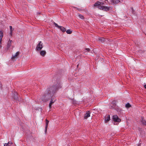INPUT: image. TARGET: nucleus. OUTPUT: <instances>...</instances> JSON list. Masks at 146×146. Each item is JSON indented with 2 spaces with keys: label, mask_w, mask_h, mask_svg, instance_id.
<instances>
[{
  "label": "nucleus",
  "mask_w": 146,
  "mask_h": 146,
  "mask_svg": "<svg viewBox=\"0 0 146 146\" xmlns=\"http://www.w3.org/2000/svg\"><path fill=\"white\" fill-rule=\"evenodd\" d=\"M62 87L61 83L60 81L58 80L57 81V83L55 84L49 86L46 91L48 93V94L54 96L57 90Z\"/></svg>",
  "instance_id": "f257e3e1"
},
{
  "label": "nucleus",
  "mask_w": 146,
  "mask_h": 146,
  "mask_svg": "<svg viewBox=\"0 0 146 146\" xmlns=\"http://www.w3.org/2000/svg\"><path fill=\"white\" fill-rule=\"evenodd\" d=\"M111 2L115 4H117L119 2V0H111Z\"/></svg>",
  "instance_id": "f3484780"
},
{
  "label": "nucleus",
  "mask_w": 146,
  "mask_h": 146,
  "mask_svg": "<svg viewBox=\"0 0 146 146\" xmlns=\"http://www.w3.org/2000/svg\"><path fill=\"white\" fill-rule=\"evenodd\" d=\"M46 52L45 50H41L40 52V55L43 56H44L46 54Z\"/></svg>",
  "instance_id": "2eb2a0df"
},
{
  "label": "nucleus",
  "mask_w": 146,
  "mask_h": 146,
  "mask_svg": "<svg viewBox=\"0 0 146 146\" xmlns=\"http://www.w3.org/2000/svg\"><path fill=\"white\" fill-rule=\"evenodd\" d=\"M11 42H12L11 40H9L8 42V43L7 44V47L8 48H9L10 46Z\"/></svg>",
  "instance_id": "aec40b11"
},
{
  "label": "nucleus",
  "mask_w": 146,
  "mask_h": 146,
  "mask_svg": "<svg viewBox=\"0 0 146 146\" xmlns=\"http://www.w3.org/2000/svg\"><path fill=\"white\" fill-rule=\"evenodd\" d=\"M110 120V117L109 115H106L105 117V120L106 122Z\"/></svg>",
  "instance_id": "9b49d317"
},
{
  "label": "nucleus",
  "mask_w": 146,
  "mask_h": 146,
  "mask_svg": "<svg viewBox=\"0 0 146 146\" xmlns=\"http://www.w3.org/2000/svg\"><path fill=\"white\" fill-rule=\"evenodd\" d=\"M116 101H113L111 102V104L113 106H116Z\"/></svg>",
  "instance_id": "5701e85b"
},
{
  "label": "nucleus",
  "mask_w": 146,
  "mask_h": 146,
  "mask_svg": "<svg viewBox=\"0 0 146 146\" xmlns=\"http://www.w3.org/2000/svg\"><path fill=\"white\" fill-rule=\"evenodd\" d=\"M12 143L11 142L10 143L9 142H8L7 143H5L4 144V146H11L12 144Z\"/></svg>",
  "instance_id": "6ab92c4d"
},
{
  "label": "nucleus",
  "mask_w": 146,
  "mask_h": 146,
  "mask_svg": "<svg viewBox=\"0 0 146 146\" xmlns=\"http://www.w3.org/2000/svg\"><path fill=\"white\" fill-rule=\"evenodd\" d=\"M104 3L102 2H100V5L101 6H103V5H104Z\"/></svg>",
  "instance_id": "bb28decb"
},
{
  "label": "nucleus",
  "mask_w": 146,
  "mask_h": 146,
  "mask_svg": "<svg viewBox=\"0 0 146 146\" xmlns=\"http://www.w3.org/2000/svg\"><path fill=\"white\" fill-rule=\"evenodd\" d=\"M78 16H79V17L82 19H84V16L80 14H79L78 15Z\"/></svg>",
  "instance_id": "b1692460"
},
{
  "label": "nucleus",
  "mask_w": 146,
  "mask_h": 146,
  "mask_svg": "<svg viewBox=\"0 0 146 146\" xmlns=\"http://www.w3.org/2000/svg\"><path fill=\"white\" fill-rule=\"evenodd\" d=\"M13 98L16 101L19 100V98L18 96V94L17 93L15 92L13 96Z\"/></svg>",
  "instance_id": "6e6552de"
},
{
  "label": "nucleus",
  "mask_w": 146,
  "mask_h": 146,
  "mask_svg": "<svg viewBox=\"0 0 146 146\" xmlns=\"http://www.w3.org/2000/svg\"><path fill=\"white\" fill-rule=\"evenodd\" d=\"M50 102L49 104V106L50 108H51V107L52 104L53 103H54L56 101V100L55 98V97H54V96L50 98Z\"/></svg>",
  "instance_id": "423d86ee"
},
{
  "label": "nucleus",
  "mask_w": 146,
  "mask_h": 146,
  "mask_svg": "<svg viewBox=\"0 0 146 146\" xmlns=\"http://www.w3.org/2000/svg\"><path fill=\"white\" fill-rule=\"evenodd\" d=\"M86 52L84 51V53H86Z\"/></svg>",
  "instance_id": "72a5a7b5"
},
{
  "label": "nucleus",
  "mask_w": 146,
  "mask_h": 146,
  "mask_svg": "<svg viewBox=\"0 0 146 146\" xmlns=\"http://www.w3.org/2000/svg\"><path fill=\"white\" fill-rule=\"evenodd\" d=\"M12 33H11V31H10V34L11 35H12Z\"/></svg>",
  "instance_id": "473e14b6"
},
{
  "label": "nucleus",
  "mask_w": 146,
  "mask_h": 146,
  "mask_svg": "<svg viewBox=\"0 0 146 146\" xmlns=\"http://www.w3.org/2000/svg\"><path fill=\"white\" fill-rule=\"evenodd\" d=\"M66 32L68 34H70L72 33V31L70 29H68L66 31Z\"/></svg>",
  "instance_id": "4be33fe9"
},
{
  "label": "nucleus",
  "mask_w": 146,
  "mask_h": 146,
  "mask_svg": "<svg viewBox=\"0 0 146 146\" xmlns=\"http://www.w3.org/2000/svg\"><path fill=\"white\" fill-rule=\"evenodd\" d=\"M46 126H45V133H46V132L47 131V128L48 125V123L49 122V121L46 119Z\"/></svg>",
  "instance_id": "4468645a"
},
{
  "label": "nucleus",
  "mask_w": 146,
  "mask_h": 146,
  "mask_svg": "<svg viewBox=\"0 0 146 146\" xmlns=\"http://www.w3.org/2000/svg\"><path fill=\"white\" fill-rule=\"evenodd\" d=\"M100 2L97 1L94 4V6L98 7L99 9V7L102 6L100 5Z\"/></svg>",
  "instance_id": "f8f14e48"
},
{
  "label": "nucleus",
  "mask_w": 146,
  "mask_h": 146,
  "mask_svg": "<svg viewBox=\"0 0 146 146\" xmlns=\"http://www.w3.org/2000/svg\"><path fill=\"white\" fill-rule=\"evenodd\" d=\"M141 121L142 122V123L145 125H146V121H145L144 119V118L143 117H142L141 118Z\"/></svg>",
  "instance_id": "a211bd4d"
},
{
  "label": "nucleus",
  "mask_w": 146,
  "mask_h": 146,
  "mask_svg": "<svg viewBox=\"0 0 146 146\" xmlns=\"http://www.w3.org/2000/svg\"><path fill=\"white\" fill-rule=\"evenodd\" d=\"M90 111H87L86 112V114L84 116V118L85 119H86L87 118L89 117L90 116Z\"/></svg>",
  "instance_id": "1a4fd4ad"
},
{
  "label": "nucleus",
  "mask_w": 146,
  "mask_h": 146,
  "mask_svg": "<svg viewBox=\"0 0 146 146\" xmlns=\"http://www.w3.org/2000/svg\"><path fill=\"white\" fill-rule=\"evenodd\" d=\"M132 10L133 12L134 11H133V8H132Z\"/></svg>",
  "instance_id": "7c9ffc66"
},
{
  "label": "nucleus",
  "mask_w": 146,
  "mask_h": 146,
  "mask_svg": "<svg viewBox=\"0 0 146 146\" xmlns=\"http://www.w3.org/2000/svg\"><path fill=\"white\" fill-rule=\"evenodd\" d=\"M73 103L74 104H76V103H75V102H74V101H73Z\"/></svg>",
  "instance_id": "2f4dec72"
},
{
  "label": "nucleus",
  "mask_w": 146,
  "mask_h": 146,
  "mask_svg": "<svg viewBox=\"0 0 146 146\" xmlns=\"http://www.w3.org/2000/svg\"><path fill=\"white\" fill-rule=\"evenodd\" d=\"M125 106L126 108H128L131 107V105L129 103H127L126 104Z\"/></svg>",
  "instance_id": "412c9836"
},
{
  "label": "nucleus",
  "mask_w": 146,
  "mask_h": 146,
  "mask_svg": "<svg viewBox=\"0 0 146 146\" xmlns=\"http://www.w3.org/2000/svg\"><path fill=\"white\" fill-rule=\"evenodd\" d=\"M53 97L51 95L45 91L44 94L40 97L41 100L43 102H47L50 100V98Z\"/></svg>",
  "instance_id": "f03ea898"
},
{
  "label": "nucleus",
  "mask_w": 146,
  "mask_h": 146,
  "mask_svg": "<svg viewBox=\"0 0 146 146\" xmlns=\"http://www.w3.org/2000/svg\"><path fill=\"white\" fill-rule=\"evenodd\" d=\"M112 119L114 122H119L121 120L119 118L117 115H115L113 116Z\"/></svg>",
  "instance_id": "39448f33"
},
{
  "label": "nucleus",
  "mask_w": 146,
  "mask_h": 146,
  "mask_svg": "<svg viewBox=\"0 0 146 146\" xmlns=\"http://www.w3.org/2000/svg\"><path fill=\"white\" fill-rule=\"evenodd\" d=\"M98 41L99 42H103L105 41V38L103 37H101L99 38L98 39Z\"/></svg>",
  "instance_id": "dca6fc26"
},
{
  "label": "nucleus",
  "mask_w": 146,
  "mask_h": 146,
  "mask_svg": "<svg viewBox=\"0 0 146 146\" xmlns=\"http://www.w3.org/2000/svg\"><path fill=\"white\" fill-rule=\"evenodd\" d=\"M137 146H141V145H140V143Z\"/></svg>",
  "instance_id": "c756f323"
},
{
  "label": "nucleus",
  "mask_w": 146,
  "mask_h": 146,
  "mask_svg": "<svg viewBox=\"0 0 146 146\" xmlns=\"http://www.w3.org/2000/svg\"><path fill=\"white\" fill-rule=\"evenodd\" d=\"M10 31H11V33H12V31H13V30L12 29V27L11 26H10Z\"/></svg>",
  "instance_id": "393cba45"
},
{
  "label": "nucleus",
  "mask_w": 146,
  "mask_h": 146,
  "mask_svg": "<svg viewBox=\"0 0 146 146\" xmlns=\"http://www.w3.org/2000/svg\"><path fill=\"white\" fill-rule=\"evenodd\" d=\"M115 106H111V107H110V108L111 109H114Z\"/></svg>",
  "instance_id": "a878e982"
},
{
  "label": "nucleus",
  "mask_w": 146,
  "mask_h": 146,
  "mask_svg": "<svg viewBox=\"0 0 146 146\" xmlns=\"http://www.w3.org/2000/svg\"><path fill=\"white\" fill-rule=\"evenodd\" d=\"M85 50L88 51H89L90 50V49L89 48H86L85 49Z\"/></svg>",
  "instance_id": "cd10ccee"
},
{
  "label": "nucleus",
  "mask_w": 146,
  "mask_h": 146,
  "mask_svg": "<svg viewBox=\"0 0 146 146\" xmlns=\"http://www.w3.org/2000/svg\"><path fill=\"white\" fill-rule=\"evenodd\" d=\"M42 44L43 43L41 41H39L36 48V50L38 51L41 50L43 47Z\"/></svg>",
  "instance_id": "7ed1b4c3"
},
{
  "label": "nucleus",
  "mask_w": 146,
  "mask_h": 146,
  "mask_svg": "<svg viewBox=\"0 0 146 146\" xmlns=\"http://www.w3.org/2000/svg\"><path fill=\"white\" fill-rule=\"evenodd\" d=\"M3 33L1 31H0V48L1 47V43L2 41V39L3 37Z\"/></svg>",
  "instance_id": "9d476101"
},
{
  "label": "nucleus",
  "mask_w": 146,
  "mask_h": 146,
  "mask_svg": "<svg viewBox=\"0 0 146 146\" xmlns=\"http://www.w3.org/2000/svg\"><path fill=\"white\" fill-rule=\"evenodd\" d=\"M19 52H17L12 57V59H15V58L17 57L19 55Z\"/></svg>",
  "instance_id": "ddd939ff"
},
{
  "label": "nucleus",
  "mask_w": 146,
  "mask_h": 146,
  "mask_svg": "<svg viewBox=\"0 0 146 146\" xmlns=\"http://www.w3.org/2000/svg\"><path fill=\"white\" fill-rule=\"evenodd\" d=\"M144 87L146 89V84L144 85Z\"/></svg>",
  "instance_id": "c85d7f7f"
},
{
  "label": "nucleus",
  "mask_w": 146,
  "mask_h": 146,
  "mask_svg": "<svg viewBox=\"0 0 146 146\" xmlns=\"http://www.w3.org/2000/svg\"><path fill=\"white\" fill-rule=\"evenodd\" d=\"M99 9L107 11L109 10V7L106 6H102L99 7Z\"/></svg>",
  "instance_id": "0eeeda50"
},
{
  "label": "nucleus",
  "mask_w": 146,
  "mask_h": 146,
  "mask_svg": "<svg viewBox=\"0 0 146 146\" xmlns=\"http://www.w3.org/2000/svg\"><path fill=\"white\" fill-rule=\"evenodd\" d=\"M54 24L55 27H57L59 29H60V30L63 32H64L66 31V29L64 27L59 26L57 23L55 22L54 23Z\"/></svg>",
  "instance_id": "20e7f679"
}]
</instances>
